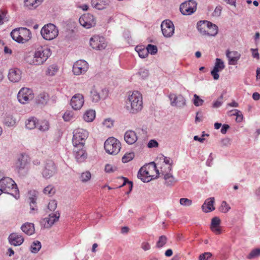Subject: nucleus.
<instances>
[{
  "label": "nucleus",
  "instance_id": "nucleus-3",
  "mask_svg": "<svg viewBox=\"0 0 260 260\" xmlns=\"http://www.w3.org/2000/svg\"><path fill=\"white\" fill-rule=\"evenodd\" d=\"M2 192L10 194L16 199L20 197L17 184L9 177H4L0 179V195Z\"/></svg>",
  "mask_w": 260,
  "mask_h": 260
},
{
  "label": "nucleus",
  "instance_id": "nucleus-16",
  "mask_svg": "<svg viewBox=\"0 0 260 260\" xmlns=\"http://www.w3.org/2000/svg\"><path fill=\"white\" fill-rule=\"evenodd\" d=\"M79 21L80 24L86 28H90L95 26L96 23L94 16L89 13L82 15Z\"/></svg>",
  "mask_w": 260,
  "mask_h": 260
},
{
  "label": "nucleus",
  "instance_id": "nucleus-33",
  "mask_svg": "<svg viewBox=\"0 0 260 260\" xmlns=\"http://www.w3.org/2000/svg\"><path fill=\"white\" fill-rule=\"evenodd\" d=\"M49 99V96L48 93L42 92L36 97V101L38 104L45 105L47 104Z\"/></svg>",
  "mask_w": 260,
  "mask_h": 260
},
{
  "label": "nucleus",
  "instance_id": "nucleus-19",
  "mask_svg": "<svg viewBox=\"0 0 260 260\" xmlns=\"http://www.w3.org/2000/svg\"><path fill=\"white\" fill-rule=\"evenodd\" d=\"M74 155L78 162H83L87 158V154L84 149V147L79 146H74Z\"/></svg>",
  "mask_w": 260,
  "mask_h": 260
},
{
  "label": "nucleus",
  "instance_id": "nucleus-53",
  "mask_svg": "<svg viewBox=\"0 0 260 260\" xmlns=\"http://www.w3.org/2000/svg\"><path fill=\"white\" fill-rule=\"evenodd\" d=\"M26 165V161L23 160L22 158H19L16 164V167L19 170L25 168Z\"/></svg>",
  "mask_w": 260,
  "mask_h": 260
},
{
  "label": "nucleus",
  "instance_id": "nucleus-6",
  "mask_svg": "<svg viewBox=\"0 0 260 260\" xmlns=\"http://www.w3.org/2000/svg\"><path fill=\"white\" fill-rule=\"evenodd\" d=\"M72 142L74 146L84 147L86 139L88 136L87 131L82 128H78L73 132Z\"/></svg>",
  "mask_w": 260,
  "mask_h": 260
},
{
  "label": "nucleus",
  "instance_id": "nucleus-45",
  "mask_svg": "<svg viewBox=\"0 0 260 260\" xmlns=\"http://www.w3.org/2000/svg\"><path fill=\"white\" fill-rule=\"evenodd\" d=\"M91 174L89 171L83 172L80 177L81 181L83 182H86L91 179Z\"/></svg>",
  "mask_w": 260,
  "mask_h": 260
},
{
  "label": "nucleus",
  "instance_id": "nucleus-23",
  "mask_svg": "<svg viewBox=\"0 0 260 260\" xmlns=\"http://www.w3.org/2000/svg\"><path fill=\"white\" fill-rule=\"evenodd\" d=\"M214 198H209L205 200L204 203L202 206V209L203 212L208 213L215 210L214 207Z\"/></svg>",
  "mask_w": 260,
  "mask_h": 260
},
{
  "label": "nucleus",
  "instance_id": "nucleus-12",
  "mask_svg": "<svg viewBox=\"0 0 260 260\" xmlns=\"http://www.w3.org/2000/svg\"><path fill=\"white\" fill-rule=\"evenodd\" d=\"M89 42L90 46L95 50H103L107 46V42L105 38L98 35H95L91 37Z\"/></svg>",
  "mask_w": 260,
  "mask_h": 260
},
{
  "label": "nucleus",
  "instance_id": "nucleus-41",
  "mask_svg": "<svg viewBox=\"0 0 260 260\" xmlns=\"http://www.w3.org/2000/svg\"><path fill=\"white\" fill-rule=\"evenodd\" d=\"M41 248V243L39 241H34L31 245L30 249L31 252L36 253Z\"/></svg>",
  "mask_w": 260,
  "mask_h": 260
},
{
  "label": "nucleus",
  "instance_id": "nucleus-52",
  "mask_svg": "<svg viewBox=\"0 0 260 260\" xmlns=\"http://www.w3.org/2000/svg\"><path fill=\"white\" fill-rule=\"evenodd\" d=\"M231 209L230 206L227 204L226 202L223 201L221 203L220 207V211L222 213L228 212Z\"/></svg>",
  "mask_w": 260,
  "mask_h": 260
},
{
  "label": "nucleus",
  "instance_id": "nucleus-5",
  "mask_svg": "<svg viewBox=\"0 0 260 260\" xmlns=\"http://www.w3.org/2000/svg\"><path fill=\"white\" fill-rule=\"evenodd\" d=\"M104 148L108 153L116 155L120 151L121 144L117 139L114 137H110L105 142Z\"/></svg>",
  "mask_w": 260,
  "mask_h": 260
},
{
  "label": "nucleus",
  "instance_id": "nucleus-63",
  "mask_svg": "<svg viewBox=\"0 0 260 260\" xmlns=\"http://www.w3.org/2000/svg\"><path fill=\"white\" fill-rule=\"evenodd\" d=\"M141 247L144 251H147L150 249V245L148 242L144 241L141 243Z\"/></svg>",
  "mask_w": 260,
  "mask_h": 260
},
{
  "label": "nucleus",
  "instance_id": "nucleus-29",
  "mask_svg": "<svg viewBox=\"0 0 260 260\" xmlns=\"http://www.w3.org/2000/svg\"><path fill=\"white\" fill-rule=\"evenodd\" d=\"M110 3V0H91V5L98 10H103Z\"/></svg>",
  "mask_w": 260,
  "mask_h": 260
},
{
  "label": "nucleus",
  "instance_id": "nucleus-64",
  "mask_svg": "<svg viewBox=\"0 0 260 260\" xmlns=\"http://www.w3.org/2000/svg\"><path fill=\"white\" fill-rule=\"evenodd\" d=\"M203 120V116L202 112H198L196 113V116L195 118V122L196 123L201 122Z\"/></svg>",
  "mask_w": 260,
  "mask_h": 260
},
{
  "label": "nucleus",
  "instance_id": "nucleus-35",
  "mask_svg": "<svg viewBox=\"0 0 260 260\" xmlns=\"http://www.w3.org/2000/svg\"><path fill=\"white\" fill-rule=\"evenodd\" d=\"M24 6L29 9H34L41 4L39 0H24Z\"/></svg>",
  "mask_w": 260,
  "mask_h": 260
},
{
  "label": "nucleus",
  "instance_id": "nucleus-34",
  "mask_svg": "<svg viewBox=\"0 0 260 260\" xmlns=\"http://www.w3.org/2000/svg\"><path fill=\"white\" fill-rule=\"evenodd\" d=\"M95 117V112L93 110H87L83 115L84 120L88 122H92Z\"/></svg>",
  "mask_w": 260,
  "mask_h": 260
},
{
  "label": "nucleus",
  "instance_id": "nucleus-37",
  "mask_svg": "<svg viewBox=\"0 0 260 260\" xmlns=\"http://www.w3.org/2000/svg\"><path fill=\"white\" fill-rule=\"evenodd\" d=\"M3 122L6 125L9 127H12L15 125L16 120L14 118L12 115L8 114L5 117Z\"/></svg>",
  "mask_w": 260,
  "mask_h": 260
},
{
  "label": "nucleus",
  "instance_id": "nucleus-60",
  "mask_svg": "<svg viewBox=\"0 0 260 260\" xmlns=\"http://www.w3.org/2000/svg\"><path fill=\"white\" fill-rule=\"evenodd\" d=\"M7 13L3 10H0V25L3 24L5 21H7Z\"/></svg>",
  "mask_w": 260,
  "mask_h": 260
},
{
  "label": "nucleus",
  "instance_id": "nucleus-55",
  "mask_svg": "<svg viewBox=\"0 0 260 260\" xmlns=\"http://www.w3.org/2000/svg\"><path fill=\"white\" fill-rule=\"evenodd\" d=\"M169 98L170 100L171 105L172 106H176L178 102V98L177 95L174 94H170Z\"/></svg>",
  "mask_w": 260,
  "mask_h": 260
},
{
  "label": "nucleus",
  "instance_id": "nucleus-24",
  "mask_svg": "<svg viewBox=\"0 0 260 260\" xmlns=\"http://www.w3.org/2000/svg\"><path fill=\"white\" fill-rule=\"evenodd\" d=\"M19 31L21 43H25L31 38V32L28 29L25 27H19Z\"/></svg>",
  "mask_w": 260,
  "mask_h": 260
},
{
  "label": "nucleus",
  "instance_id": "nucleus-36",
  "mask_svg": "<svg viewBox=\"0 0 260 260\" xmlns=\"http://www.w3.org/2000/svg\"><path fill=\"white\" fill-rule=\"evenodd\" d=\"M37 127L40 132H46L49 129L50 124L46 120H42L40 122H38Z\"/></svg>",
  "mask_w": 260,
  "mask_h": 260
},
{
  "label": "nucleus",
  "instance_id": "nucleus-57",
  "mask_svg": "<svg viewBox=\"0 0 260 260\" xmlns=\"http://www.w3.org/2000/svg\"><path fill=\"white\" fill-rule=\"evenodd\" d=\"M105 170L107 173H113L117 170V167L110 164H107Z\"/></svg>",
  "mask_w": 260,
  "mask_h": 260
},
{
  "label": "nucleus",
  "instance_id": "nucleus-13",
  "mask_svg": "<svg viewBox=\"0 0 260 260\" xmlns=\"http://www.w3.org/2000/svg\"><path fill=\"white\" fill-rule=\"evenodd\" d=\"M59 216V214L57 212L50 214L48 216L43 218L41 220V225L44 228L49 229L55 222L58 220Z\"/></svg>",
  "mask_w": 260,
  "mask_h": 260
},
{
  "label": "nucleus",
  "instance_id": "nucleus-40",
  "mask_svg": "<svg viewBox=\"0 0 260 260\" xmlns=\"http://www.w3.org/2000/svg\"><path fill=\"white\" fill-rule=\"evenodd\" d=\"M136 50L138 52L139 56L142 58L146 57L148 55L146 48H142L141 46H137Z\"/></svg>",
  "mask_w": 260,
  "mask_h": 260
},
{
  "label": "nucleus",
  "instance_id": "nucleus-50",
  "mask_svg": "<svg viewBox=\"0 0 260 260\" xmlns=\"http://www.w3.org/2000/svg\"><path fill=\"white\" fill-rule=\"evenodd\" d=\"M146 49L148 51V54L150 53L151 54L154 55L157 52V48L156 46L148 44L146 47Z\"/></svg>",
  "mask_w": 260,
  "mask_h": 260
},
{
  "label": "nucleus",
  "instance_id": "nucleus-42",
  "mask_svg": "<svg viewBox=\"0 0 260 260\" xmlns=\"http://www.w3.org/2000/svg\"><path fill=\"white\" fill-rule=\"evenodd\" d=\"M168 241V238L165 235L160 236L156 242V246L158 248L164 247Z\"/></svg>",
  "mask_w": 260,
  "mask_h": 260
},
{
  "label": "nucleus",
  "instance_id": "nucleus-46",
  "mask_svg": "<svg viewBox=\"0 0 260 260\" xmlns=\"http://www.w3.org/2000/svg\"><path fill=\"white\" fill-rule=\"evenodd\" d=\"M148 70L145 69H140L137 73V75L142 79H145L149 76Z\"/></svg>",
  "mask_w": 260,
  "mask_h": 260
},
{
  "label": "nucleus",
  "instance_id": "nucleus-51",
  "mask_svg": "<svg viewBox=\"0 0 260 260\" xmlns=\"http://www.w3.org/2000/svg\"><path fill=\"white\" fill-rule=\"evenodd\" d=\"M63 119L66 121H69L74 118V113L72 111H66L63 116Z\"/></svg>",
  "mask_w": 260,
  "mask_h": 260
},
{
  "label": "nucleus",
  "instance_id": "nucleus-1",
  "mask_svg": "<svg viewBox=\"0 0 260 260\" xmlns=\"http://www.w3.org/2000/svg\"><path fill=\"white\" fill-rule=\"evenodd\" d=\"M125 103L127 111L131 114H136L143 108L142 95L138 91L129 92Z\"/></svg>",
  "mask_w": 260,
  "mask_h": 260
},
{
  "label": "nucleus",
  "instance_id": "nucleus-59",
  "mask_svg": "<svg viewBox=\"0 0 260 260\" xmlns=\"http://www.w3.org/2000/svg\"><path fill=\"white\" fill-rule=\"evenodd\" d=\"M161 158H162V159L164 160L163 164L167 166L168 169L170 166H172V164L173 161L170 158L164 156V155H162L161 156Z\"/></svg>",
  "mask_w": 260,
  "mask_h": 260
},
{
  "label": "nucleus",
  "instance_id": "nucleus-47",
  "mask_svg": "<svg viewBox=\"0 0 260 260\" xmlns=\"http://www.w3.org/2000/svg\"><path fill=\"white\" fill-rule=\"evenodd\" d=\"M260 255V249L256 248L253 249L250 253L247 255V258L248 259H252Z\"/></svg>",
  "mask_w": 260,
  "mask_h": 260
},
{
  "label": "nucleus",
  "instance_id": "nucleus-32",
  "mask_svg": "<svg viewBox=\"0 0 260 260\" xmlns=\"http://www.w3.org/2000/svg\"><path fill=\"white\" fill-rule=\"evenodd\" d=\"M22 231L28 235H31L35 233L34 224L32 223L26 222L22 225Z\"/></svg>",
  "mask_w": 260,
  "mask_h": 260
},
{
  "label": "nucleus",
  "instance_id": "nucleus-20",
  "mask_svg": "<svg viewBox=\"0 0 260 260\" xmlns=\"http://www.w3.org/2000/svg\"><path fill=\"white\" fill-rule=\"evenodd\" d=\"M8 76L10 81L14 83L18 82L22 78V71L17 68L10 69Z\"/></svg>",
  "mask_w": 260,
  "mask_h": 260
},
{
  "label": "nucleus",
  "instance_id": "nucleus-14",
  "mask_svg": "<svg viewBox=\"0 0 260 260\" xmlns=\"http://www.w3.org/2000/svg\"><path fill=\"white\" fill-rule=\"evenodd\" d=\"M161 29L164 37H171L174 33V26L173 22L167 19L164 20L161 24Z\"/></svg>",
  "mask_w": 260,
  "mask_h": 260
},
{
  "label": "nucleus",
  "instance_id": "nucleus-62",
  "mask_svg": "<svg viewBox=\"0 0 260 260\" xmlns=\"http://www.w3.org/2000/svg\"><path fill=\"white\" fill-rule=\"evenodd\" d=\"M158 146V142L155 140L154 139L150 140L147 144L148 147L150 148L157 147Z\"/></svg>",
  "mask_w": 260,
  "mask_h": 260
},
{
  "label": "nucleus",
  "instance_id": "nucleus-9",
  "mask_svg": "<svg viewBox=\"0 0 260 260\" xmlns=\"http://www.w3.org/2000/svg\"><path fill=\"white\" fill-rule=\"evenodd\" d=\"M109 94V90L104 88L97 89L94 86L90 90V98L92 102L97 103L100 100L106 99Z\"/></svg>",
  "mask_w": 260,
  "mask_h": 260
},
{
  "label": "nucleus",
  "instance_id": "nucleus-17",
  "mask_svg": "<svg viewBox=\"0 0 260 260\" xmlns=\"http://www.w3.org/2000/svg\"><path fill=\"white\" fill-rule=\"evenodd\" d=\"M84 103V96L82 94H75L71 99L70 105L74 110L80 109Z\"/></svg>",
  "mask_w": 260,
  "mask_h": 260
},
{
  "label": "nucleus",
  "instance_id": "nucleus-61",
  "mask_svg": "<svg viewBox=\"0 0 260 260\" xmlns=\"http://www.w3.org/2000/svg\"><path fill=\"white\" fill-rule=\"evenodd\" d=\"M212 254L210 252H205L200 255L199 260H207L212 256Z\"/></svg>",
  "mask_w": 260,
  "mask_h": 260
},
{
  "label": "nucleus",
  "instance_id": "nucleus-7",
  "mask_svg": "<svg viewBox=\"0 0 260 260\" xmlns=\"http://www.w3.org/2000/svg\"><path fill=\"white\" fill-rule=\"evenodd\" d=\"M42 37L46 40H52L58 35V30L55 25L49 23L44 25L41 30Z\"/></svg>",
  "mask_w": 260,
  "mask_h": 260
},
{
  "label": "nucleus",
  "instance_id": "nucleus-43",
  "mask_svg": "<svg viewBox=\"0 0 260 260\" xmlns=\"http://www.w3.org/2000/svg\"><path fill=\"white\" fill-rule=\"evenodd\" d=\"M58 71V68L57 66L55 64H52L50 66L46 71V74L49 76H54Z\"/></svg>",
  "mask_w": 260,
  "mask_h": 260
},
{
  "label": "nucleus",
  "instance_id": "nucleus-27",
  "mask_svg": "<svg viewBox=\"0 0 260 260\" xmlns=\"http://www.w3.org/2000/svg\"><path fill=\"white\" fill-rule=\"evenodd\" d=\"M221 220L218 217L215 216L212 219L211 224V229L216 234L221 233V230L219 226Z\"/></svg>",
  "mask_w": 260,
  "mask_h": 260
},
{
  "label": "nucleus",
  "instance_id": "nucleus-39",
  "mask_svg": "<svg viewBox=\"0 0 260 260\" xmlns=\"http://www.w3.org/2000/svg\"><path fill=\"white\" fill-rule=\"evenodd\" d=\"M43 193L49 197H51L55 193V189L52 185H49L44 188Z\"/></svg>",
  "mask_w": 260,
  "mask_h": 260
},
{
  "label": "nucleus",
  "instance_id": "nucleus-26",
  "mask_svg": "<svg viewBox=\"0 0 260 260\" xmlns=\"http://www.w3.org/2000/svg\"><path fill=\"white\" fill-rule=\"evenodd\" d=\"M172 166H170L168 169V166L166 165L162 164L160 167V174L164 176V178L165 180H169V182H172L173 181V176L170 173L171 171Z\"/></svg>",
  "mask_w": 260,
  "mask_h": 260
},
{
  "label": "nucleus",
  "instance_id": "nucleus-49",
  "mask_svg": "<svg viewBox=\"0 0 260 260\" xmlns=\"http://www.w3.org/2000/svg\"><path fill=\"white\" fill-rule=\"evenodd\" d=\"M135 156L134 152H129L125 153L122 158V161L124 163L127 162L132 160Z\"/></svg>",
  "mask_w": 260,
  "mask_h": 260
},
{
  "label": "nucleus",
  "instance_id": "nucleus-30",
  "mask_svg": "<svg viewBox=\"0 0 260 260\" xmlns=\"http://www.w3.org/2000/svg\"><path fill=\"white\" fill-rule=\"evenodd\" d=\"M210 22L207 20L200 21L197 23V27L198 31L203 35H206L207 29Z\"/></svg>",
  "mask_w": 260,
  "mask_h": 260
},
{
  "label": "nucleus",
  "instance_id": "nucleus-4",
  "mask_svg": "<svg viewBox=\"0 0 260 260\" xmlns=\"http://www.w3.org/2000/svg\"><path fill=\"white\" fill-rule=\"evenodd\" d=\"M50 49L46 46H41L37 48L33 58L28 60L29 64L38 66L43 64L51 55Z\"/></svg>",
  "mask_w": 260,
  "mask_h": 260
},
{
  "label": "nucleus",
  "instance_id": "nucleus-11",
  "mask_svg": "<svg viewBox=\"0 0 260 260\" xmlns=\"http://www.w3.org/2000/svg\"><path fill=\"white\" fill-rule=\"evenodd\" d=\"M197 5L196 1L188 0L180 5V12L184 15H191L196 11Z\"/></svg>",
  "mask_w": 260,
  "mask_h": 260
},
{
  "label": "nucleus",
  "instance_id": "nucleus-58",
  "mask_svg": "<svg viewBox=\"0 0 260 260\" xmlns=\"http://www.w3.org/2000/svg\"><path fill=\"white\" fill-rule=\"evenodd\" d=\"M192 204V201L187 198L180 199V204L185 206H189Z\"/></svg>",
  "mask_w": 260,
  "mask_h": 260
},
{
  "label": "nucleus",
  "instance_id": "nucleus-2",
  "mask_svg": "<svg viewBox=\"0 0 260 260\" xmlns=\"http://www.w3.org/2000/svg\"><path fill=\"white\" fill-rule=\"evenodd\" d=\"M159 174L156 164L151 162L143 166L139 171L138 178L144 182H148L157 178Z\"/></svg>",
  "mask_w": 260,
  "mask_h": 260
},
{
  "label": "nucleus",
  "instance_id": "nucleus-8",
  "mask_svg": "<svg viewBox=\"0 0 260 260\" xmlns=\"http://www.w3.org/2000/svg\"><path fill=\"white\" fill-rule=\"evenodd\" d=\"M57 172V167L54 162L51 159L44 162L42 169V176L45 179H49Z\"/></svg>",
  "mask_w": 260,
  "mask_h": 260
},
{
  "label": "nucleus",
  "instance_id": "nucleus-44",
  "mask_svg": "<svg viewBox=\"0 0 260 260\" xmlns=\"http://www.w3.org/2000/svg\"><path fill=\"white\" fill-rule=\"evenodd\" d=\"M19 34V28L13 29L11 32V36L12 39L18 43H21Z\"/></svg>",
  "mask_w": 260,
  "mask_h": 260
},
{
  "label": "nucleus",
  "instance_id": "nucleus-31",
  "mask_svg": "<svg viewBox=\"0 0 260 260\" xmlns=\"http://www.w3.org/2000/svg\"><path fill=\"white\" fill-rule=\"evenodd\" d=\"M25 127L28 129H34L37 126L38 124V120L35 117H30L27 119L25 122Z\"/></svg>",
  "mask_w": 260,
  "mask_h": 260
},
{
  "label": "nucleus",
  "instance_id": "nucleus-18",
  "mask_svg": "<svg viewBox=\"0 0 260 260\" xmlns=\"http://www.w3.org/2000/svg\"><path fill=\"white\" fill-rule=\"evenodd\" d=\"M225 68L224 62L220 58H216L213 69L211 74L214 80H218L219 77L218 72L221 71Z\"/></svg>",
  "mask_w": 260,
  "mask_h": 260
},
{
  "label": "nucleus",
  "instance_id": "nucleus-25",
  "mask_svg": "<svg viewBox=\"0 0 260 260\" xmlns=\"http://www.w3.org/2000/svg\"><path fill=\"white\" fill-rule=\"evenodd\" d=\"M124 140L128 144H134L138 140L136 133L132 130L127 131L124 134Z\"/></svg>",
  "mask_w": 260,
  "mask_h": 260
},
{
  "label": "nucleus",
  "instance_id": "nucleus-22",
  "mask_svg": "<svg viewBox=\"0 0 260 260\" xmlns=\"http://www.w3.org/2000/svg\"><path fill=\"white\" fill-rule=\"evenodd\" d=\"M9 243L14 246H20L23 241L24 238L22 235L17 233L11 234L8 238Z\"/></svg>",
  "mask_w": 260,
  "mask_h": 260
},
{
  "label": "nucleus",
  "instance_id": "nucleus-56",
  "mask_svg": "<svg viewBox=\"0 0 260 260\" xmlns=\"http://www.w3.org/2000/svg\"><path fill=\"white\" fill-rule=\"evenodd\" d=\"M57 205V203L55 200H51L48 203V209L51 211H53L56 209Z\"/></svg>",
  "mask_w": 260,
  "mask_h": 260
},
{
  "label": "nucleus",
  "instance_id": "nucleus-10",
  "mask_svg": "<svg viewBox=\"0 0 260 260\" xmlns=\"http://www.w3.org/2000/svg\"><path fill=\"white\" fill-rule=\"evenodd\" d=\"M34 98V94L31 89L23 87L18 93L17 99L18 101L23 104L28 103Z\"/></svg>",
  "mask_w": 260,
  "mask_h": 260
},
{
  "label": "nucleus",
  "instance_id": "nucleus-21",
  "mask_svg": "<svg viewBox=\"0 0 260 260\" xmlns=\"http://www.w3.org/2000/svg\"><path fill=\"white\" fill-rule=\"evenodd\" d=\"M226 56L228 58L230 65H236L241 57V54L238 51H230L228 50L226 52Z\"/></svg>",
  "mask_w": 260,
  "mask_h": 260
},
{
  "label": "nucleus",
  "instance_id": "nucleus-28",
  "mask_svg": "<svg viewBox=\"0 0 260 260\" xmlns=\"http://www.w3.org/2000/svg\"><path fill=\"white\" fill-rule=\"evenodd\" d=\"M32 193V196L29 197V205L30 209V213H35L38 210L37 206V192L35 191H31L30 194Z\"/></svg>",
  "mask_w": 260,
  "mask_h": 260
},
{
  "label": "nucleus",
  "instance_id": "nucleus-48",
  "mask_svg": "<svg viewBox=\"0 0 260 260\" xmlns=\"http://www.w3.org/2000/svg\"><path fill=\"white\" fill-rule=\"evenodd\" d=\"M204 101L201 99L200 97L196 94L193 95V103L196 107L202 106Z\"/></svg>",
  "mask_w": 260,
  "mask_h": 260
},
{
  "label": "nucleus",
  "instance_id": "nucleus-38",
  "mask_svg": "<svg viewBox=\"0 0 260 260\" xmlns=\"http://www.w3.org/2000/svg\"><path fill=\"white\" fill-rule=\"evenodd\" d=\"M209 28L207 29V36H215L218 33V27L215 24L211 23L209 24Z\"/></svg>",
  "mask_w": 260,
  "mask_h": 260
},
{
  "label": "nucleus",
  "instance_id": "nucleus-15",
  "mask_svg": "<svg viewBox=\"0 0 260 260\" xmlns=\"http://www.w3.org/2000/svg\"><path fill=\"white\" fill-rule=\"evenodd\" d=\"M88 69V63L83 60L77 61L73 65V72L75 75H80L85 73Z\"/></svg>",
  "mask_w": 260,
  "mask_h": 260
},
{
  "label": "nucleus",
  "instance_id": "nucleus-54",
  "mask_svg": "<svg viewBox=\"0 0 260 260\" xmlns=\"http://www.w3.org/2000/svg\"><path fill=\"white\" fill-rule=\"evenodd\" d=\"M223 93H222L221 95L218 98V99L214 102L212 107L214 108H217L220 107L223 103Z\"/></svg>",
  "mask_w": 260,
  "mask_h": 260
}]
</instances>
